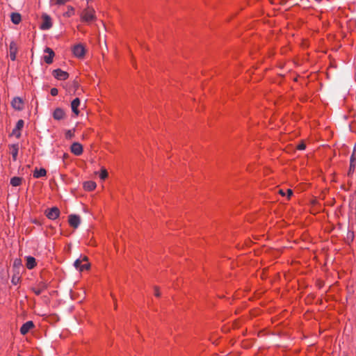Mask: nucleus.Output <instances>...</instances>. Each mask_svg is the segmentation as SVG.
<instances>
[{
  "instance_id": "nucleus-1",
  "label": "nucleus",
  "mask_w": 356,
  "mask_h": 356,
  "mask_svg": "<svg viewBox=\"0 0 356 356\" xmlns=\"http://www.w3.org/2000/svg\"><path fill=\"white\" fill-rule=\"evenodd\" d=\"M95 10L93 8H87L84 9L81 15V19L83 22L90 23L95 19Z\"/></svg>"
},
{
  "instance_id": "nucleus-2",
  "label": "nucleus",
  "mask_w": 356,
  "mask_h": 356,
  "mask_svg": "<svg viewBox=\"0 0 356 356\" xmlns=\"http://www.w3.org/2000/svg\"><path fill=\"white\" fill-rule=\"evenodd\" d=\"M74 267L79 271H83L89 268V264L88 263V258L83 257L77 259L74 263Z\"/></svg>"
},
{
  "instance_id": "nucleus-3",
  "label": "nucleus",
  "mask_w": 356,
  "mask_h": 356,
  "mask_svg": "<svg viewBox=\"0 0 356 356\" xmlns=\"http://www.w3.org/2000/svg\"><path fill=\"white\" fill-rule=\"evenodd\" d=\"M46 216L50 220H56L60 216V210L58 207H54L45 211Z\"/></svg>"
},
{
  "instance_id": "nucleus-4",
  "label": "nucleus",
  "mask_w": 356,
  "mask_h": 356,
  "mask_svg": "<svg viewBox=\"0 0 356 356\" xmlns=\"http://www.w3.org/2000/svg\"><path fill=\"white\" fill-rule=\"evenodd\" d=\"M74 55L77 58H83L85 55L86 50L82 44H76L72 49Z\"/></svg>"
},
{
  "instance_id": "nucleus-5",
  "label": "nucleus",
  "mask_w": 356,
  "mask_h": 356,
  "mask_svg": "<svg viewBox=\"0 0 356 356\" xmlns=\"http://www.w3.org/2000/svg\"><path fill=\"white\" fill-rule=\"evenodd\" d=\"M42 23L41 24V29L43 30H48L52 26V22L51 17L47 15L44 14L42 16Z\"/></svg>"
},
{
  "instance_id": "nucleus-6",
  "label": "nucleus",
  "mask_w": 356,
  "mask_h": 356,
  "mask_svg": "<svg viewBox=\"0 0 356 356\" xmlns=\"http://www.w3.org/2000/svg\"><path fill=\"white\" fill-rule=\"evenodd\" d=\"M53 76L58 80H66L69 74L67 72L63 71L60 69L54 70L52 72Z\"/></svg>"
},
{
  "instance_id": "nucleus-7",
  "label": "nucleus",
  "mask_w": 356,
  "mask_h": 356,
  "mask_svg": "<svg viewBox=\"0 0 356 356\" xmlns=\"http://www.w3.org/2000/svg\"><path fill=\"white\" fill-rule=\"evenodd\" d=\"M44 53L47 54V55L44 56V60L47 64H51L53 62V58L54 57V51L49 48L46 47L44 49Z\"/></svg>"
},
{
  "instance_id": "nucleus-8",
  "label": "nucleus",
  "mask_w": 356,
  "mask_h": 356,
  "mask_svg": "<svg viewBox=\"0 0 356 356\" xmlns=\"http://www.w3.org/2000/svg\"><path fill=\"white\" fill-rule=\"evenodd\" d=\"M71 152L76 156H79L83 153V146L79 143H74L70 147Z\"/></svg>"
},
{
  "instance_id": "nucleus-9",
  "label": "nucleus",
  "mask_w": 356,
  "mask_h": 356,
  "mask_svg": "<svg viewBox=\"0 0 356 356\" xmlns=\"http://www.w3.org/2000/svg\"><path fill=\"white\" fill-rule=\"evenodd\" d=\"M24 124V122L23 120H19L16 124L15 127L13 130V135L15 136L17 138H19L21 136L20 131L23 128Z\"/></svg>"
},
{
  "instance_id": "nucleus-10",
  "label": "nucleus",
  "mask_w": 356,
  "mask_h": 356,
  "mask_svg": "<svg viewBox=\"0 0 356 356\" xmlns=\"http://www.w3.org/2000/svg\"><path fill=\"white\" fill-rule=\"evenodd\" d=\"M34 324L31 321H29L24 323L20 327V333L23 335L26 334L32 328H33Z\"/></svg>"
},
{
  "instance_id": "nucleus-11",
  "label": "nucleus",
  "mask_w": 356,
  "mask_h": 356,
  "mask_svg": "<svg viewBox=\"0 0 356 356\" xmlns=\"http://www.w3.org/2000/svg\"><path fill=\"white\" fill-rule=\"evenodd\" d=\"M12 106L13 108L17 111H21L23 109V101L20 97H15L12 102H11Z\"/></svg>"
},
{
  "instance_id": "nucleus-12",
  "label": "nucleus",
  "mask_w": 356,
  "mask_h": 356,
  "mask_svg": "<svg viewBox=\"0 0 356 356\" xmlns=\"http://www.w3.org/2000/svg\"><path fill=\"white\" fill-rule=\"evenodd\" d=\"M65 117V113L61 108H56L53 112V118L56 120H60L64 119Z\"/></svg>"
},
{
  "instance_id": "nucleus-13",
  "label": "nucleus",
  "mask_w": 356,
  "mask_h": 356,
  "mask_svg": "<svg viewBox=\"0 0 356 356\" xmlns=\"http://www.w3.org/2000/svg\"><path fill=\"white\" fill-rule=\"evenodd\" d=\"M81 220L79 216L76 215H70L69 216V224L70 226L77 228L79 225H80Z\"/></svg>"
},
{
  "instance_id": "nucleus-14",
  "label": "nucleus",
  "mask_w": 356,
  "mask_h": 356,
  "mask_svg": "<svg viewBox=\"0 0 356 356\" xmlns=\"http://www.w3.org/2000/svg\"><path fill=\"white\" fill-rule=\"evenodd\" d=\"M47 288V284L45 282H40L38 286L33 289V292L37 296L41 294Z\"/></svg>"
},
{
  "instance_id": "nucleus-15",
  "label": "nucleus",
  "mask_w": 356,
  "mask_h": 356,
  "mask_svg": "<svg viewBox=\"0 0 356 356\" xmlns=\"http://www.w3.org/2000/svg\"><path fill=\"white\" fill-rule=\"evenodd\" d=\"M80 106V99L79 98H75L72 102H71V108L73 113L75 115H78L79 113V111L78 109L79 106Z\"/></svg>"
},
{
  "instance_id": "nucleus-16",
  "label": "nucleus",
  "mask_w": 356,
  "mask_h": 356,
  "mask_svg": "<svg viewBox=\"0 0 356 356\" xmlns=\"http://www.w3.org/2000/svg\"><path fill=\"white\" fill-rule=\"evenodd\" d=\"M26 266L28 269H33L36 266L35 259L31 256L26 257Z\"/></svg>"
},
{
  "instance_id": "nucleus-17",
  "label": "nucleus",
  "mask_w": 356,
  "mask_h": 356,
  "mask_svg": "<svg viewBox=\"0 0 356 356\" xmlns=\"http://www.w3.org/2000/svg\"><path fill=\"white\" fill-rule=\"evenodd\" d=\"M10 154L12 155L13 161H16L17 158V154L19 152V145L18 144H13L10 146Z\"/></svg>"
},
{
  "instance_id": "nucleus-18",
  "label": "nucleus",
  "mask_w": 356,
  "mask_h": 356,
  "mask_svg": "<svg viewBox=\"0 0 356 356\" xmlns=\"http://www.w3.org/2000/svg\"><path fill=\"white\" fill-rule=\"evenodd\" d=\"M46 175L47 171L44 168H40L39 170L38 168H35L33 171V176L34 178L38 179L40 177H45Z\"/></svg>"
},
{
  "instance_id": "nucleus-19",
  "label": "nucleus",
  "mask_w": 356,
  "mask_h": 356,
  "mask_svg": "<svg viewBox=\"0 0 356 356\" xmlns=\"http://www.w3.org/2000/svg\"><path fill=\"white\" fill-rule=\"evenodd\" d=\"M96 186H97L96 183L92 181H88L83 184L84 189L88 191H93L96 188Z\"/></svg>"
},
{
  "instance_id": "nucleus-20",
  "label": "nucleus",
  "mask_w": 356,
  "mask_h": 356,
  "mask_svg": "<svg viewBox=\"0 0 356 356\" xmlns=\"http://www.w3.org/2000/svg\"><path fill=\"white\" fill-rule=\"evenodd\" d=\"M17 47L15 43L11 42L10 44V57L12 60L16 58Z\"/></svg>"
},
{
  "instance_id": "nucleus-21",
  "label": "nucleus",
  "mask_w": 356,
  "mask_h": 356,
  "mask_svg": "<svg viewBox=\"0 0 356 356\" xmlns=\"http://www.w3.org/2000/svg\"><path fill=\"white\" fill-rule=\"evenodd\" d=\"M22 178L18 177H14L10 179V184L13 186H18L22 184Z\"/></svg>"
},
{
  "instance_id": "nucleus-22",
  "label": "nucleus",
  "mask_w": 356,
  "mask_h": 356,
  "mask_svg": "<svg viewBox=\"0 0 356 356\" xmlns=\"http://www.w3.org/2000/svg\"><path fill=\"white\" fill-rule=\"evenodd\" d=\"M67 8V10L63 13L64 17H70L74 15V8L72 6H68Z\"/></svg>"
},
{
  "instance_id": "nucleus-23",
  "label": "nucleus",
  "mask_w": 356,
  "mask_h": 356,
  "mask_svg": "<svg viewBox=\"0 0 356 356\" xmlns=\"http://www.w3.org/2000/svg\"><path fill=\"white\" fill-rule=\"evenodd\" d=\"M11 20L15 24H18L21 21V15L19 13H12Z\"/></svg>"
},
{
  "instance_id": "nucleus-24",
  "label": "nucleus",
  "mask_w": 356,
  "mask_h": 356,
  "mask_svg": "<svg viewBox=\"0 0 356 356\" xmlns=\"http://www.w3.org/2000/svg\"><path fill=\"white\" fill-rule=\"evenodd\" d=\"M67 1L68 0H50L49 3L51 6H60L64 5Z\"/></svg>"
},
{
  "instance_id": "nucleus-25",
  "label": "nucleus",
  "mask_w": 356,
  "mask_h": 356,
  "mask_svg": "<svg viewBox=\"0 0 356 356\" xmlns=\"http://www.w3.org/2000/svg\"><path fill=\"white\" fill-rule=\"evenodd\" d=\"M355 165H356V159L354 158V156L352 155L350 157L349 174L354 171Z\"/></svg>"
},
{
  "instance_id": "nucleus-26",
  "label": "nucleus",
  "mask_w": 356,
  "mask_h": 356,
  "mask_svg": "<svg viewBox=\"0 0 356 356\" xmlns=\"http://www.w3.org/2000/svg\"><path fill=\"white\" fill-rule=\"evenodd\" d=\"M74 131L75 129H70V130H67L65 131V138L67 139V140H70L72 139L74 136Z\"/></svg>"
},
{
  "instance_id": "nucleus-27",
  "label": "nucleus",
  "mask_w": 356,
  "mask_h": 356,
  "mask_svg": "<svg viewBox=\"0 0 356 356\" xmlns=\"http://www.w3.org/2000/svg\"><path fill=\"white\" fill-rule=\"evenodd\" d=\"M108 177V172L105 168H102L99 173V177L101 179L104 180Z\"/></svg>"
},
{
  "instance_id": "nucleus-28",
  "label": "nucleus",
  "mask_w": 356,
  "mask_h": 356,
  "mask_svg": "<svg viewBox=\"0 0 356 356\" xmlns=\"http://www.w3.org/2000/svg\"><path fill=\"white\" fill-rule=\"evenodd\" d=\"M50 93L52 96H56L58 93V90L57 88H52L51 89V91H50Z\"/></svg>"
},
{
  "instance_id": "nucleus-29",
  "label": "nucleus",
  "mask_w": 356,
  "mask_h": 356,
  "mask_svg": "<svg viewBox=\"0 0 356 356\" xmlns=\"http://www.w3.org/2000/svg\"><path fill=\"white\" fill-rule=\"evenodd\" d=\"M306 147V145L305 143H302L298 145V149L299 150H304Z\"/></svg>"
},
{
  "instance_id": "nucleus-30",
  "label": "nucleus",
  "mask_w": 356,
  "mask_h": 356,
  "mask_svg": "<svg viewBox=\"0 0 356 356\" xmlns=\"http://www.w3.org/2000/svg\"><path fill=\"white\" fill-rule=\"evenodd\" d=\"M286 194L288 197H290L293 195V191L290 188L286 190Z\"/></svg>"
},
{
  "instance_id": "nucleus-31",
  "label": "nucleus",
  "mask_w": 356,
  "mask_h": 356,
  "mask_svg": "<svg viewBox=\"0 0 356 356\" xmlns=\"http://www.w3.org/2000/svg\"><path fill=\"white\" fill-rule=\"evenodd\" d=\"M154 295L156 297H159L160 296V293H159V289H157V288L154 289Z\"/></svg>"
},
{
  "instance_id": "nucleus-32",
  "label": "nucleus",
  "mask_w": 356,
  "mask_h": 356,
  "mask_svg": "<svg viewBox=\"0 0 356 356\" xmlns=\"http://www.w3.org/2000/svg\"><path fill=\"white\" fill-rule=\"evenodd\" d=\"M19 264H20V260H19V259H15V260L14 261V266H18V265H19Z\"/></svg>"
},
{
  "instance_id": "nucleus-33",
  "label": "nucleus",
  "mask_w": 356,
  "mask_h": 356,
  "mask_svg": "<svg viewBox=\"0 0 356 356\" xmlns=\"http://www.w3.org/2000/svg\"><path fill=\"white\" fill-rule=\"evenodd\" d=\"M279 192L283 196L286 195V193L282 189H280Z\"/></svg>"
},
{
  "instance_id": "nucleus-34",
  "label": "nucleus",
  "mask_w": 356,
  "mask_h": 356,
  "mask_svg": "<svg viewBox=\"0 0 356 356\" xmlns=\"http://www.w3.org/2000/svg\"><path fill=\"white\" fill-rule=\"evenodd\" d=\"M18 356H21V355H18Z\"/></svg>"
}]
</instances>
